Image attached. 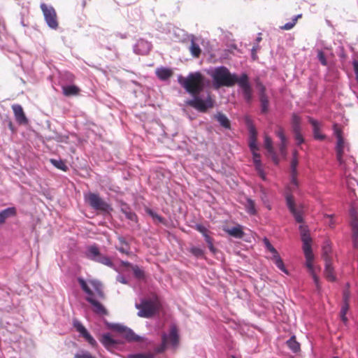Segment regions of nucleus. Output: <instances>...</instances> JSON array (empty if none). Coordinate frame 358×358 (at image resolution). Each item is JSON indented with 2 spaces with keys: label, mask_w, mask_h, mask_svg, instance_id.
I'll return each mask as SVG.
<instances>
[{
  "label": "nucleus",
  "mask_w": 358,
  "mask_h": 358,
  "mask_svg": "<svg viewBox=\"0 0 358 358\" xmlns=\"http://www.w3.org/2000/svg\"><path fill=\"white\" fill-rule=\"evenodd\" d=\"M177 80L181 87L192 96V99L185 101L187 105L200 112H206L213 106L214 101L210 92L202 93L207 82L199 71L191 72L186 77L178 75Z\"/></svg>",
  "instance_id": "f257e3e1"
},
{
  "label": "nucleus",
  "mask_w": 358,
  "mask_h": 358,
  "mask_svg": "<svg viewBox=\"0 0 358 358\" xmlns=\"http://www.w3.org/2000/svg\"><path fill=\"white\" fill-rule=\"evenodd\" d=\"M211 77L213 86L220 88L222 86L231 87L237 83L241 89L242 94L247 102L252 99V89L249 83L248 76L245 73L238 77L235 73H231L229 69L224 66L210 68L206 71Z\"/></svg>",
  "instance_id": "f03ea898"
},
{
  "label": "nucleus",
  "mask_w": 358,
  "mask_h": 358,
  "mask_svg": "<svg viewBox=\"0 0 358 358\" xmlns=\"http://www.w3.org/2000/svg\"><path fill=\"white\" fill-rule=\"evenodd\" d=\"M78 281L86 294V300L92 305L93 311L98 315H106V308L95 299V297L101 299L104 298L101 282L96 280H85L82 278H78Z\"/></svg>",
  "instance_id": "7ed1b4c3"
},
{
  "label": "nucleus",
  "mask_w": 358,
  "mask_h": 358,
  "mask_svg": "<svg viewBox=\"0 0 358 358\" xmlns=\"http://www.w3.org/2000/svg\"><path fill=\"white\" fill-rule=\"evenodd\" d=\"M299 231L301 234V241L303 242V251L306 258V266L308 268V272L312 275L314 283L317 289L319 291L321 289L320 279L317 275V271L320 270V267H317L313 264L314 255L312 250V238L309 234V230L306 226L300 225Z\"/></svg>",
  "instance_id": "20e7f679"
},
{
  "label": "nucleus",
  "mask_w": 358,
  "mask_h": 358,
  "mask_svg": "<svg viewBox=\"0 0 358 358\" xmlns=\"http://www.w3.org/2000/svg\"><path fill=\"white\" fill-rule=\"evenodd\" d=\"M347 150H344L342 162L338 161L340 166L344 171V175L347 178V185L350 189H353V186L357 184V180L352 178V171H355L357 168V164L353 157L348 155Z\"/></svg>",
  "instance_id": "39448f33"
},
{
  "label": "nucleus",
  "mask_w": 358,
  "mask_h": 358,
  "mask_svg": "<svg viewBox=\"0 0 358 358\" xmlns=\"http://www.w3.org/2000/svg\"><path fill=\"white\" fill-rule=\"evenodd\" d=\"M136 308L138 310V316L149 318L156 314L160 308V303L155 298L152 299H142L140 303H136Z\"/></svg>",
  "instance_id": "423d86ee"
},
{
  "label": "nucleus",
  "mask_w": 358,
  "mask_h": 358,
  "mask_svg": "<svg viewBox=\"0 0 358 358\" xmlns=\"http://www.w3.org/2000/svg\"><path fill=\"white\" fill-rule=\"evenodd\" d=\"M84 255L90 260L104 264L116 270L111 259L108 257L103 255L100 252L98 247L95 245L87 246L84 252Z\"/></svg>",
  "instance_id": "0eeeda50"
},
{
  "label": "nucleus",
  "mask_w": 358,
  "mask_h": 358,
  "mask_svg": "<svg viewBox=\"0 0 358 358\" xmlns=\"http://www.w3.org/2000/svg\"><path fill=\"white\" fill-rule=\"evenodd\" d=\"M85 201L94 210L102 213H109L112 210L110 204L103 201L98 194L88 192L84 195Z\"/></svg>",
  "instance_id": "6e6552de"
},
{
  "label": "nucleus",
  "mask_w": 358,
  "mask_h": 358,
  "mask_svg": "<svg viewBox=\"0 0 358 358\" xmlns=\"http://www.w3.org/2000/svg\"><path fill=\"white\" fill-rule=\"evenodd\" d=\"M162 339V344L157 349V352L164 351L169 346L176 348L179 343V335L176 327L172 326L169 334H163Z\"/></svg>",
  "instance_id": "1a4fd4ad"
},
{
  "label": "nucleus",
  "mask_w": 358,
  "mask_h": 358,
  "mask_svg": "<svg viewBox=\"0 0 358 358\" xmlns=\"http://www.w3.org/2000/svg\"><path fill=\"white\" fill-rule=\"evenodd\" d=\"M41 8L48 26L52 29H57L59 24L57 13L54 8L42 3L41 4Z\"/></svg>",
  "instance_id": "9d476101"
},
{
  "label": "nucleus",
  "mask_w": 358,
  "mask_h": 358,
  "mask_svg": "<svg viewBox=\"0 0 358 358\" xmlns=\"http://www.w3.org/2000/svg\"><path fill=\"white\" fill-rule=\"evenodd\" d=\"M264 244L268 251H269L272 254L271 259L275 263V266L284 273L286 275L289 274L287 269L285 268V266L281 259L279 253L276 250V249L271 244L270 241L267 238H264L263 239Z\"/></svg>",
  "instance_id": "9b49d317"
},
{
  "label": "nucleus",
  "mask_w": 358,
  "mask_h": 358,
  "mask_svg": "<svg viewBox=\"0 0 358 358\" xmlns=\"http://www.w3.org/2000/svg\"><path fill=\"white\" fill-rule=\"evenodd\" d=\"M286 203L287 206V208H289L291 213L294 217L295 220L301 223L303 221V206H299L298 207L296 206L294 198L291 194H287L286 195Z\"/></svg>",
  "instance_id": "f8f14e48"
},
{
  "label": "nucleus",
  "mask_w": 358,
  "mask_h": 358,
  "mask_svg": "<svg viewBox=\"0 0 358 358\" xmlns=\"http://www.w3.org/2000/svg\"><path fill=\"white\" fill-rule=\"evenodd\" d=\"M334 134L337 138V144H336V152H337V159L338 161L342 162L343 157L344 150H349L348 145L344 142V140L342 137V133L340 129L337 128L336 125H334Z\"/></svg>",
  "instance_id": "ddd939ff"
},
{
  "label": "nucleus",
  "mask_w": 358,
  "mask_h": 358,
  "mask_svg": "<svg viewBox=\"0 0 358 358\" xmlns=\"http://www.w3.org/2000/svg\"><path fill=\"white\" fill-rule=\"evenodd\" d=\"M73 327L76 328V331L80 333V334L92 346L96 347L97 345V343L95 339L91 336V334L87 331L85 327L82 324V323L75 320H73Z\"/></svg>",
  "instance_id": "4468645a"
},
{
  "label": "nucleus",
  "mask_w": 358,
  "mask_h": 358,
  "mask_svg": "<svg viewBox=\"0 0 358 358\" xmlns=\"http://www.w3.org/2000/svg\"><path fill=\"white\" fill-rule=\"evenodd\" d=\"M297 166H298V158H292L291 162V167H290V172H291V181L288 186V189L290 192L294 191L295 189H296L299 186V182L297 180Z\"/></svg>",
  "instance_id": "2eb2a0df"
},
{
  "label": "nucleus",
  "mask_w": 358,
  "mask_h": 358,
  "mask_svg": "<svg viewBox=\"0 0 358 358\" xmlns=\"http://www.w3.org/2000/svg\"><path fill=\"white\" fill-rule=\"evenodd\" d=\"M12 109L14 113L15 120L18 124H27L28 123V120L25 116L22 107L20 105L13 104L12 106Z\"/></svg>",
  "instance_id": "dca6fc26"
},
{
  "label": "nucleus",
  "mask_w": 358,
  "mask_h": 358,
  "mask_svg": "<svg viewBox=\"0 0 358 358\" xmlns=\"http://www.w3.org/2000/svg\"><path fill=\"white\" fill-rule=\"evenodd\" d=\"M152 45L148 41L139 39L134 47V50L139 55H146L151 50Z\"/></svg>",
  "instance_id": "f3484780"
},
{
  "label": "nucleus",
  "mask_w": 358,
  "mask_h": 358,
  "mask_svg": "<svg viewBox=\"0 0 358 358\" xmlns=\"http://www.w3.org/2000/svg\"><path fill=\"white\" fill-rule=\"evenodd\" d=\"M276 136L280 140V143L279 145V151L280 155L283 158H286L287 157V138L285 135L284 131L281 127H279L278 129L275 131Z\"/></svg>",
  "instance_id": "a211bd4d"
},
{
  "label": "nucleus",
  "mask_w": 358,
  "mask_h": 358,
  "mask_svg": "<svg viewBox=\"0 0 358 358\" xmlns=\"http://www.w3.org/2000/svg\"><path fill=\"white\" fill-rule=\"evenodd\" d=\"M264 147L267 150L268 155L271 157L272 161L278 164L279 163V159L275 152V150L273 146V141L271 138L268 136H264Z\"/></svg>",
  "instance_id": "6ab92c4d"
},
{
  "label": "nucleus",
  "mask_w": 358,
  "mask_h": 358,
  "mask_svg": "<svg viewBox=\"0 0 358 358\" xmlns=\"http://www.w3.org/2000/svg\"><path fill=\"white\" fill-rule=\"evenodd\" d=\"M101 343L107 350H110L114 348L115 345L120 343L117 340L113 339L109 333L102 335Z\"/></svg>",
  "instance_id": "aec40b11"
},
{
  "label": "nucleus",
  "mask_w": 358,
  "mask_h": 358,
  "mask_svg": "<svg viewBox=\"0 0 358 358\" xmlns=\"http://www.w3.org/2000/svg\"><path fill=\"white\" fill-rule=\"evenodd\" d=\"M252 158L255 169L257 171L259 175L263 180H265L266 174L262 168L260 155L257 153V152H252Z\"/></svg>",
  "instance_id": "412c9836"
},
{
  "label": "nucleus",
  "mask_w": 358,
  "mask_h": 358,
  "mask_svg": "<svg viewBox=\"0 0 358 358\" xmlns=\"http://www.w3.org/2000/svg\"><path fill=\"white\" fill-rule=\"evenodd\" d=\"M224 231L229 236L236 238H241L244 236L243 227L241 224H237L236 226L231 228L225 229Z\"/></svg>",
  "instance_id": "4be33fe9"
},
{
  "label": "nucleus",
  "mask_w": 358,
  "mask_h": 358,
  "mask_svg": "<svg viewBox=\"0 0 358 358\" xmlns=\"http://www.w3.org/2000/svg\"><path fill=\"white\" fill-rule=\"evenodd\" d=\"M15 215L16 208L15 207H9L0 211V224L4 223L8 217Z\"/></svg>",
  "instance_id": "5701e85b"
},
{
  "label": "nucleus",
  "mask_w": 358,
  "mask_h": 358,
  "mask_svg": "<svg viewBox=\"0 0 358 358\" xmlns=\"http://www.w3.org/2000/svg\"><path fill=\"white\" fill-rule=\"evenodd\" d=\"M324 275L329 281L333 282L336 280L331 260H327L325 262Z\"/></svg>",
  "instance_id": "b1692460"
},
{
  "label": "nucleus",
  "mask_w": 358,
  "mask_h": 358,
  "mask_svg": "<svg viewBox=\"0 0 358 358\" xmlns=\"http://www.w3.org/2000/svg\"><path fill=\"white\" fill-rule=\"evenodd\" d=\"M123 337L128 342H138L143 340V337L136 334L134 331L129 327H127V330L123 334Z\"/></svg>",
  "instance_id": "393cba45"
},
{
  "label": "nucleus",
  "mask_w": 358,
  "mask_h": 358,
  "mask_svg": "<svg viewBox=\"0 0 358 358\" xmlns=\"http://www.w3.org/2000/svg\"><path fill=\"white\" fill-rule=\"evenodd\" d=\"M172 73V70L166 67H161L156 70L157 76L162 80H167L171 76Z\"/></svg>",
  "instance_id": "a878e982"
},
{
  "label": "nucleus",
  "mask_w": 358,
  "mask_h": 358,
  "mask_svg": "<svg viewBox=\"0 0 358 358\" xmlns=\"http://www.w3.org/2000/svg\"><path fill=\"white\" fill-rule=\"evenodd\" d=\"M260 101H261L262 113H265L268 111V97L266 96V95L265 94V88L264 86H262V87H261Z\"/></svg>",
  "instance_id": "bb28decb"
},
{
  "label": "nucleus",
  "mask_w": 358,
  "mask_h": 358,
  "mask_svg": "<svg viewBox=\"0 0 358 358\" xmlns=\"http://www.w3.org/2000/svg\"><path fill=\"white\" fill-rule=\"evenodd\" d=\"M62 92L65 96H75L78 94L80 89L74 85H70L62 87Z\"/></svg>",
  "instance_id": "cd10ccee"
},
{
  "label": "nucleus",
  "mask_w": 358,
  "mask_h": 358,
  "mask_svg": "<svg viewBox=\"0 0 358 358\" xmlns=\"http://www.w3.org/2000/svg\"><path fill=\"white\" fill-rule=\"evenodd\" d=\"M322 257L325 262L331 260V244L329 241H325L322 245Z\"/></svg>",
  "instance_id": "c85d7f7f"
},
{
  "label": "nucleus",
  "mask_w": 358,
  "mask_h": 358,
  "mask_svg": "<svg viewBox=\"0 0 358 358\" xmlns=\"http://www.w3.org/2000/svg\"><path fill=\"white\" fill-rule=\"evenodd\" d=\"M310 122L311 123V124L313 127V134H314L315 138L318 139V140H323L324 138V136L321 134L320 132L319 122L317 120H313V119H310Z\"/></svg>",
  "instance_id": "c756f323"
},
{
  "label": "nucleus",
  "mask_w": 358,
  "mask_h": 358,
  "mask_svg": "<svg viewBox=\"0 0 358 358\" xmlns=\"http://www.w3.org/2000/svg\"><path fill=\"white\" fill-rule=\"evenodd\" d=\"M250 133H251V136H250V143H249L250 150L252 151V152H257L258 147H257V140H256V133L253 128H251Z\"/></svg>",
  "instance_id": "7c9ffc66"
},
{
  "label": "nucleus",
  "mask_w": 358,
  "mask_h": 358,
  "mask_svg": "<svg viewBox=\"0 0 358 358\" xmlns=\"http://www.w3.org/2000/svg\"><path fill=\"white\" fill-rule=\"evenodd\" d=\"M287 345L289 348L294 352H297L300 350V345L296 341L294 336H292L287 341Z\"/></svg>",
  "instance_id": "2f4dec72"
},
{
  "label": "nucleus",
  "mask_w": 358,
  "mask_h": 358,
  "mask_svg": "<svg viewBox=\"0 0 358 358\" xmlns=\"http://www.w3.org/2000/svg\"><path fill=\"white\" fill-rule=\"evenodd\" d=\"M245 208L246 212L251 215H254L257 213L255 202L251 199L248 198L246 199Z\"/></svg>",
  "instance_id": "473e14b6"
},
{
  "label": "nucleus",
  "mask_w": 358,
  "mask_h": 358,
  "mask_svg": "<svg viewBox=\"0 0 358 358\" xmlns=\"http://www.w3.org/2000/svg\"><path fill=\"white\" fill-rule=\"evenodd\" d=\"M189 50L192 55L195 57H198L201 54L200 47L197 43H195L194 38H192L191 40Z\"/></svg>",
  "instance_id": "72a5a7b5"
},
{
  "label": "nucleus",
  "mask_w": 358,
  "mask_h": 358,
  "mask_svg": "<svg viewBox=\"0 0 358 358\" xmlns=\"http://www.w3.org/2000/svg\"><path fill=\"white\" fill-rule=\"evenodd\" d=\"M215 118L219 122L221 126L224 128H229V121L228 118L224 114L218 113L215 115Z\"/></svg>",
  "instance_id": "f704fd0d"
},
{
  "label": "nucleus",
  "mask_w": 358,
  "mask_h": 358,
  "mask_svg": "<svg viewBox=\"0 0 358 358\" xmlns=\"http://www.w3.org/2000/svg\"><path fill=\"white\" fill-rule=\"evenodd\" d=\"M348 296H345V303L343 305L341 310V317L344 323H346L348 319L346 317L347 312L349 309V305L347 302Z\"/></svg>",
  "instance_id": "c9c22d12"
},
{
  "label": "nucleus",
  "mask_w": 358,
  "mask_h": 358,
  "mask_svg": "<svg viewBox=\"0 0 358 358\" xmlns=\"http://www.w3.org/2000/svg\"><path fill=\"white\" fill-rule=\"evenodd\" d=\"M50 162L54 166L60 170L66 171L68 169L65 163L61 159H51Z\"/></svg>",
  "instance_id": "e433bc0d"
},
{
  "label": "nucleus",
  "mask_w": 358,
  "mask_h": 358,
  "mask_svg": "<svg viewBox=\"0 0 358 358\" xmlns=\"http://www.w3.org/2000/svg\"><path fill=\"white\" fill-rule=\"evenodd\" d=\"M300 123H301L300 117L295 114L293 115L292 118V124L293 131H300Z\"/></svg>",
  "instance_id": "4c0bfd02"
},
{
  "label": "nucleus",
  "mask_w": 358,
  "mask_h": 358,
  "mask_svg": "<svg viewBox=\"0 0 358 358\" xmlns=\"http://www.w3.org/2000/svg\"><path fill=\"white\" fill-rule=\"evenodd\" d=\"M73 358H96V357L92 356V354L87 350H80V352H77Z\"/></svg>",
  "instance_id": "58836bf2"
},
{
  "label": "nucleus",
  "mask_w": 358,
  "mask_h": 358,
  "mask_svg": "<svg viewBox=\"0 0 358 358\" xmlns=\"http://www.w3.org/2000/svg\"><path fill=\"white\" fill-rule=\"evenodd\" d=\"M132 270L136 278L138 279L144 278V271L138 266H132Z\"/></svg>",
  "instance_id": "ea45409f"
},
{
  "label": "nucleus",
  "mask_w": 358,
  "mask_h": 358,
  "mask_svg": "<svg viewBox=\"0 0 358 358\" xmlns=\"http://www.w3.org/2000/svg\"><path fill=\"white\" fill-rule=\"evenodd\" d=\"M153 355L150 353H136L128 355L127 358H152Z\"/></svg>",
  "instance_id": "a19ab883"
},
{
  "label": "nucleus",
  "mask_w": 358,
  "mask_h": 358,
  "mask_svg": "<svg viewBox=\"0 0 358 358\" xmlns=\"http://www.w3.org/2000/svg\"><path fill=\"white\" fill-rule=\"evenodd\" d=\"M352 236L355 248H358V228L352 229Z\"/></svg>",
  "instance_id": "79ce46f5"
},
{
  "label": "nucleus",
  "mask_w": 358,
  "mask_h": 358,
  "mask_svg": "<svg viewBox=\"0 0 358 358\" xmlns=\"http://www.w3.org/2000/svg\"><path fill=\"white\" fill-rule=\"evenodd\" d=\"M190 252L197 257H201L203 255V250L199 247H192L190 248Z\"/></svg>",
  "instance_id": "37998d69"
},
{
  "label": "nucleus",
  "mask_w": 358,
  "mask_h": 358,
  "mask_svg": "<svg viewBox=\"0 0 358 358\" xmlns=\"http://www.w3.org/2000/svg\"><path fill=\"white\" fill-rule=\"evenodd\" d=\"M317 59H319V61L323 66H327V61L325 55L322 51H321V50L318 51Z\"/></svg>",
  "instance_id": "c03bdc74"
},
{
  "label": "nucleus",
  "mask_w": 358,
  "mask_h": 358,
  "mask_svg": "<svg viewBox=\"0 0 358 358\" xmlns=\"http://www.w3.org/2000/svg\"><path fill=\"white\" fill-rule=\"evenodd\" d=\"M112 328L114 330H115L120 333H122L123 334L124 333V331L127 330V327H125V326L120 324H115L112 326Z\"/></svg>",
  "instance_id": "a18cd8bd"
},
{
  "label": "nucleus",
  "mask_w": 358,
  "mask_h": 358,
  "mask_svg": "<svg viewBox=\"0 0 358 358\" xmlns=\"http://www.w3.org/2000/svg\"><path fill=\"white\" fill-rule=\"evenodd\" d=\"M296 24V19H292L291 22L285 24L281 28L285 30H289L294 27Z\"/></svg>",
  "instance_id": "49530a36"
},
{
  "label": "nucleus",
  "mask_w": 358,
  "mask_h": 358,
  "mask_svg": "<svg viewBox=\"0 0 358 358\" xmlns=\"http://www.w3.org/2000/svg\"><path fill=\"white\" fill-rule=\"evenodd\" d=\"M294 133L295 134V139L296 141V143L298 145H301V143H303V138L302 135L301 134L300 131H294Z\"/></svg>",
  "instance_id": "de8ad7c7"
},
{
  "label": "nucleus",
  "mask_w": 358,
  "mask_h": 358,
  "mask_svg": "<svg viewBox=\"0 0 358 358\" xmlns=\"http://www.w3.org/2000/svg\"><path fill=\"white\" fill-rule=\"evenodd\" d=\"M196 228L199 232H201L203 235V236L205 237V240H206V236H208L207 234L206 228L201 224H197Z\"/></svg>",
  "instance_id": "09e8293b"
},
{
  "label": "nucleus",
  "mask_w": 358,
  "mask_h": 358,
  "mask_svg": "<svg viewBox=\"0 0 358 358\" xmlns=\"http://www.w3.org/2000/svg\"><path fill=\"white\" fill-rule=\"evenodd\" d=\"M206 241L208 243V248L210 249V250L212 252H215V250L213 247V243L211 241V238H210L209 236H206Z\"/></svg>",
  "instance_id": "8fccbe9b"
},
{
  "label": "nucleus",
  "mask_w": 358,
  "mask_h": 358,
  "mask_svg": "<svg viewBox=\"0 0 358 358\" xmlns=\"http://www.w3.org/2000/svg\"><path fill=\"white\" fill-rule=\"evenodd\" d=\"M350 226L352 229L358 228V219L351 220Z\"/></svg>",
  "instance_id": "3c124183"
},
{
  "label": "nucleus",
  "mask_w": 358,
  "mask_h": 358,
  "mask_svg": "<svg viewBox=\"0 0 358 358\" xmlns=\"http://www.w3.org/2000/svg\"><path fill=\"white\" fill-rule=\"evenodd\" d=\"M117 280L119 281L120 282L122 283V284H127V279L122 275H118L117 276Z\"/></svg>",
  "instance_id": "603ef678"
},
{
  "label": "nucleus",
  "mask_w": 358,
  "mask_h": 358,
  "mask_svg": "<svg viewBox=\"0 0 358 358\" xmlns=\"http://www.w3.org/2000/svg\"><path fill=\"white\" fill-rule=\"evenodd\" d=\"M125 214L126 217L131 220H135L136 219V215L133 213L129 212L125 213Z\"/></svg>",
  "instance_id": "864d4df0"
},
{
  "label": "nucleus",
  "mask_w": 358,
  "mask_h": 358,
  "mask_svg": "<svg viewBox=\"0 0 358 358\" xmlns=\"http://www.w3.org/2000/svg\"><path fill=\"white\" fill-rule=\"evenodd\" d=\"M259 48V45H256V46H254L252 48V57L253 59H256L257 58V55H256V52L257 50H258Z\"/></svg>",
  "instance_id": "5fc2aeb1"
},
{
  "label": "nucleus",
  "mask_w": 358,
  "mask_h": 358,
  "mask_svg": "<svg viewBox=\"0 0 358 358\" xmlns=\"http://www.w3.org/2000/svg\"><path fill=\"white\" fill-rule=\"evenodd\" d=\"M350 214L352 220L357 219V211L354 208L350 209Z\"/></svg>",
  "instance_id": "6e6d98bb"
},
{
  "label": "nucleus",
  "mask_w": 358,
  "mask_h": 358,
  "mask_svg": "<svg viewBox=\"0 0 358 358\" xmlns=\"http://www.w3.org/2000/svg\"><path fill=\"white\" fill-rule=\"evenodd\" d=\"M121 253H124V254H127V255H129V251L128 250L127 248H124V247H120V248H117Z\"/></svg>",
  "instance_id": "4d7b16f0"
},
{
  "label": "nucleus",
  "mask_w": 358,
  "mask_h": 358,
  "mask_svg": "<svg viewBox=\"0 0 358 358\" xmlns=\"http://www.w3.org/2000/svg\"><path fill=\"white\" fill-rule=\"evenodd\" d=\"M121 264L124 266H131L132 267L131 264L129 262L121 261Z\"/></svg>",
  "instance_id": "13d9d810"
},
{
  "label": "nucleus",
  "mask_w": 358,
  "mask_h": 358,
  "mask_svg": "<svg viewBox=\"0 0 358 358\" xmlns=\"http://www.w3.org/2000/svg\"><path fill=\"white\" fill-rule=\"evenodd\" d=\"M293 157L292 158H298V152L297 150H294L292 153Z\"/></svg>",
  "instance_id": "bf43d9fd"
},
{
  "label": "nucleus",
  "mask_w": 358,
  "mask_h": 358,
  "mask_svg": "<svg viewBox=\"0 0 358 358\" xmlns=\"http://www.w3.org/2000/svg\"><path fill=\"white\" fill-rule=\"evenodd\" d=\"M328 217H330V219H331V220H330V223H329V226H330L331 227H334V222H333V220H332V217H331V216H330V215H328Z\"/></svg>",
  "instance_id": "052dcab7"
},
{
  "label": "nucleus",
  "mask_w": 358,
  "mask_h": 358,
  "mask_svg": "<svg viewBox=\"0 0 358 358\" xmlns=\"http://www.w3.org/2000/svg\"><path fill=\"white\" fill-rule=\"evenodd\" d=\"M301 17V14H299V15H298L295 16L293 19H296V21H297V20H298L299 17Z\"/></svg>",
  "instance_id": "680f3d73"
},
{
  "label": "nucleus",
  "mask_w": 358,
  "mask_h": 358,
  "mask_svg": "<svg viewBox=\"0 0 358 358\" xmlns=\"http://www.w3.org/2000/svg\"><path fill=\"white\" fill-rule=\"evenodd\" d=\"M262 38L260 36L257 37V42H259L261 41Z\"/></svg>",
  "instance_id": "e2e57ef3"
},
{
  "label": "nucleus",
  "mask_w": 358,
  "mask_h": 358,
  "mask_svg": "<svg viewBox=\"0 0 358 358\" xmlns=\"http://www.w3.org/2000/svg\"><path fill=\"white\" fill-rule=\"evenodd\" d=\"M156 217H157V219H159V220H161V217H159V216H156Z\"/></svg>",
  "instance_id": "0e129e2a"
},
{
  "label": "nucleus",
  "mask_w": 358,
  "mask_h": 358,
  "mask_svg": "<svg viewBox=\"0 0 358 358\" xmlns=\"http://www.w3.org/2000/svg\"><path fill=\"white\" fill-rule=\"evenodd\" d=\"M231 358H236V357L235 356H232V357H231Z\"/></svg>",
  "instance_id": "69168bd1"
},
{
  "label": "nucleus",
  "mask_w": 358,
  "mask_h": 358,
  "mask_svg": "<svg viewBox=\"0 0 358 358\" xmlns=\"http://www.w3.org/2000/svg\"><path fill=\"white\" fill-rule=\"evenodd\" d=\"M334 358H338V357H334Z\"/></svg>",
  "instance_id": "338daca9"
}]
</instances>
